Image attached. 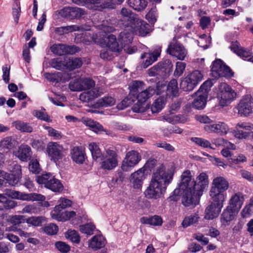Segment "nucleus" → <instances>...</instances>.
I'll use <instances>...</instances> for the list:
<instances>
[{
	"mask_svg": "<svg viewBox=\"0 0 253 253\" xmlns=\"http://www.w3.org/2000/svg\"><path fill=\"white\" fill-rule=\"evenodd\" d=\"M244 202V196L243 194L241 192H237L231 196L228 206L238 211L241 208Z\"/></svg>",
	"mask_w": 253,
	"mask_h": 253,
	"instance_id": "nucleus-24",
	"label": "nucleus"
},
{
	"mask_svg": "<svg viewBox=\"0 0 253 253\" xmlns=\"http://www.w3.org/2000/svg\"><path fill=\"white\" fill-rule=\"evenodd\" d=\"M238 211L229 206L224 210L221 217V222L224 224H228L232 221Z\"/></svg>",
	"mask_w": 253,
	"mask_h": 253,
	"instance_id": "nucleus-26",
	"label": "nucleus"
},
{
	"mask_svg": "<svg viewBox=\"0 0 253 253\" xmlns=\"http://www.w3.org/2000/svg\"><path fill=\"white\" fill-rule=\"evenodd\" d=\"M238 113L241 116L247 117L253 112V98L251 95L244 96L236 106Z\"/></svg>",
	"mask_w": 253,
	"mask_h": 253,
	"instance_id": "nucleus-14",
	"label": "nucleus"
},
{
	"mask_svg": "<svg viewBox=\"0 0 253 253\" xmlns=\"http://www.w3.org/2000/svg\"><path fill=\"white\" fill-rule=\"evenodd\" d=\"M228 187L229 183L225 178L221 176L217 177L213 180L209 192L210 196L225 200V195L223 192L226 191Z\"/></svg>",
	"mask_w": 253,
	"mask_h": 253,
	"instance_id": "nucleus-5",
	"label": "nucleus"
},
{
	"mask_svg": "<svg viewBox=\"0 0 253 253\" xmlns=\"http://www.w3.org/2000/svg\"><path fill=\"white\" fill-rule=\"evenodd\" d=\"M132 33L131 31H124L120 33L118 37V41L120 43V50L131 42L133 39Z\"/></svg>",
	"mask_w": 253,
	"mask_h": 253,
	"instance_id": "nucleus-28",
	"label": "nucleus"
},
{
	"mask_svg": "<svg viewBox=\"0 0 253 253\" xmlns=\"http://www.w3.org/2000/svg\"><path fill=\"white\" fill-rule=\"evenodd\" d=\"M105 240L103 236H94L89 241V246L91 248L97 250L105 246Z\"/></svg>",
	"mask_w": 253,
	"mask_h": 253,
	"instance_id": "nucleus-34",
	"label": "nucleus"
},
{
	"mask_svg": "<svg viewBox=\"0 0 253 253\" xmlns=\"http://www.w3.org/2000/svg\"><path fill=\"white\" fill-rule=\"evenodd\" d=\"M104 42L106 46L114 52H119L120 51V46L117 42L116 36L113 34H110L106 37L104 39Z\"/></svg>",
	"mask_w": 253,
	"mask_h": 253,
	"instance_id": "nucleus-27",
	"label": "nucleus"
},
{
	"mask_svg": "<svg viewBox=\"0 0 253 253\" xmlns=\"http://www.w3.org/2000/svg\"><path fill=\"white\" fill-rule=\"evenodd\" d=\"M147 106L146 102L140 101L138 100L137 103L134 104L132 107V110L135 113H143L146 111Z\"/></svg>",
	"mask_w": 253,
	"mask_h": 253,
	"instance_id": "nucleus-52",
	"label": "nucleus"
},
{
	"mask_svg": "<svg viewBox=\"0 0 253 253\" xmlns=\"http://www.w3.org/2000/svg\"><path fill=\"white\" fill-rule=\"evenodd\" d=\"M167 93L168 95L172 96H177L179 94V89L178 87V83L175 79L171 80L168 84L167 89Z\"/></svg>",
	"mask_w": 253,
	"mask_h": 253,
	"instance_id": "nucleus-39",
	"label": "nucleus"
},
{
	"mask_svg": "<svg viewBox=\"0 0 253 253\" xmlns=\"http://www.w3.org/2000/svg\"><path fill=\"white\" fill-rule=\"evenodd\" d=\"M191 140L201 147L204 148H211L210 142L206 139L199 137H192Z\"/></svg>",
	"mask_w": 253,
	"mask_h": 253,
	"instance_id": "nucleus-56",
	"label": "nucleus"
},
{
	"mask_svg": "<svg viewBox=\"0 0 253 253\" xmlns=\"http://www.w3.org/2000/svg\"><path fill=\"white\" fill-rule=\"evenodd\" d=\"M236 93L228 84L226 83L220 84L217 94L220 106H227L236 98Z\"/></svg>",
	"mask_w": 253,
	"mask_h": 253,
	"instance_id": "nucleus-6",
	"label": "nucleus"
},
{
	"mask_svg": "<svg viewBox=\"0 0 253 253\" xmlns=\"http://www.w3.org/2000/svg\"><path fill=\"white\" fill-rule=\"evenodd\" d=\"M203 79V75L199 70H195L181 80L180 88L184 91H192Z\"/></svg>",
	"mask_w": 253,
	"mask_h": 253,
	"instance_id": "nucleus-4",
	"label": "nucleus"
},
{
	"mask_svg": "<svg viewBox=\"0 0 253 253\" xmlns=\"http://www.w3.org/2000/svg\"><path fill=\"white\" fill-rule=\"evenodd\" d=\"M141 159V156L136 151L132 150L127 153L122 162V169L125 171H129L137 165Z\"/></svg>",
	"mask_w": 253,
	"mask_h": 253,
	"instance_id": "nucleus-15",
	"label": "nucleus"
},
{
	"mask_svg": "<svg viewBox=\"0 0 253 253\" xmlns=\"http://www.w3.org/2000/svg\"><path fill=\"white\" fill-rule=\"evenodd\" d=\"M44 232L49 235H55L58 231V227L53 224H49L44 227Z\"/></svg>",
	"mask_w": 253,
	"mask_h": 253,
	"instance_id": "nucleus-61",
	"label": "nucleus"
},
{
	"mask_svg": "<svg viewBox=\"0 0 253 253\" xmlns=\"http://www.w3.org/2000/svg\"><path fill=\"white\" fill-rule=\"evenodd\" d=\"M33 115L40 120L44 121L47 122H51L49 116L44 111V110H34L33 112Z\"/></svg>",
	"mask_w": 253,
	"mask_h": 253,
	"instance_id": "nucleus-53",
	"label": "nucleus"
},
{
	"mask_svg": "<svg viewBox=\"0 0 253 253\" xmlns=\"http://www.w3.org/2000/svg\"><path fill=\"white\" fill-rule=\"evenodd\" d=\"M204 129L209 133H214L219 135L226 134L229 130L228 126L224 122H214L212 120L210 124L205 125Z\"/></svg>",
	"mask_w": 253,
	"mask_h": 253,
	"instance_id": "nucleus-18",
	"label": "nucleus"
},
{
	"mask_svg": "<svg viewBox=\"0 0 253 253\" xmlns=\"http://www.w3.org/2000/svg\"><path fill=\"white\" fill-rule=\"evenodd\" d=\"M12 126L21 132L30 133L33 130V127L29 123L20 120L13 122Z\"/></svg>",
	"mask_w": 253,
	"mask_h": 253,
	"instance_id": "nucleus-35",
	"label": "nucleus"
},
{
	"mask_svg": "<svg viewBox=\"0 0 253 253\" xmlns=\"http://www.w3.org/2000/svg\"><path fill=\"white\" fill-rule=\"evenodd\" d=\"M173 176V173L170 170L166 171L163 165L157 167L153 172L149 185L144 192L145 197L154 199L160 198L171 182Z\"/></svg>",
	"mask_w": 253,
	"mask_h": 253,
	"instance_id": "nucleus-2",
	"label": "nucleus"
},
{
	"mask_svg": "<svg viewBox=\"0 0 253 253\" xmlns=\"http://www.w3.org/2000/svg\"><path fill=\"white\" fill-rule=\"evenodd\" d=\"M45 220L43 216H32L26 219V222L34 226H40Z\"/></svg>",
	"mask_w": 253,
	"mask_h": 253,
	"instance_id": "nucleus-48",
	"label": "nucleus"
},
{
	"mask_svg": "<svg viewBox=\"0 0 253 253\" xmlns=\"http://www.w3.org/2000/svg\"><path fill=\"white\" fill-rule=\"evenodd\" d=\"M230 48L232 51L244 60H246L249 57L248 60L250 61L249 59L252 57L251 50L242 47L237 41L232 42Z\"/></svg>",
	"mask_w": 253,
	"mask_h": 253,
	"instance_id": "nucleus-22",
	"label": "nucleus"
},
{
	"mask_svg": "<svg viewBox=\"0 0 253 253\" xmlns=\"http://www.w3.org/2000/svg\"><path fill=\"white\" fill-rule=\"evenodd\" d=\"M211 197V203L205 210V218L212 220L216 218L221 212L225 200L214 197Z\"/></svg>",
	"mask_w": 253,
	"mask_h": 253,
	"instance_id": "nucleus-9",
	"label": "nucleus"
},
{
	"mask_svg": "<svg viewBox=\"0 0 253 253\" xmlns=\"http://www.w3.org/2000/svg\"><path fill=\"white\" fill-rule=\"evenodd\" d=\"M167 51L180 60H184L187 55V51L184 46L176 41H173L170 43Z\"/></svg>",
	"mask_w": 253,
	"mask_h": 253,
	"instance_id": "nucleus-16",
	"label": "nucleus"
},
{
	"mask_svg": "<svg viewBox=\"0 0 253 253\" xmlns=\"http://www.w3.org/2000/svg\"><path fill=\"white\" fill-rule=\"evenodd\" d=\"M88 149L90 150L93 160L98 161L103 155L98 145L95 142H91L88 145Z\"/></svg>",
	"mask_w": 253,
	"mask_h": 253,
	"instance_id": "nucleus-38",
	"label": "nucleus"
},
{
	"mask_svg": "<svg viewBox=\"0 0 253 253\" xmlns=\"http://www.w3.org/2000/svg\"><path fill=\"white\" fill-rule=\"evenodd\" d=\"M72 203V201L70 200L61 198L60 199V203L58 205L54 207L53 211L51 212H55V213L61 212V211H63L64 209L71 206Z\"/></svg>",
	"mask_w": 253,
	"mask_h": 253,
	"instance_id": "nucleus-44",
	"label": "nucleus"
},
{
	"mask_svg": "<svg viewBox=\"0 0 253 253\" xmlns=\"http://www.w3.org/2000/svg\"><path fill=\"white\" fill-rule=\"evenodd\" d=\"M165 105V99L164 97H160L157 99L153 103L151 110L153 113H157L160 112L164 107Z\"/></svg>",
	"mask_w": 253,
	"mask_h": 253,
	"instance_id": "nucleus-43",
	"label": "nucleus"
},
{
	"mask_svg": "<svg viewBox=\"0 0 253 253\" xmlns=\"http://www.w3.org/2000/svg\"><path fill=\"white\" fill-rule=\"evenodd\" d=\"M25 216L22 215H15L12 216L10 219V222L14 225H18L26 222Z\"/></svg>",
	"mask_w": 253,
	"mask_h": 253,
	"instance_id": "nucleus-62",
	"label": "nucleus"
},
{
	"mask_svg": "<svg viewBox=\"0 0 253 253\" xmlns=\"http://www.w3.org/2000/svg\"><path fill=\"white\" fill-rule=\"evenodd\" d=\"M200 218L198 214L195 213L189 216L185 217L183 222L182 226L183 227H187L192 224L197 223Z\"/></svg>",
	"mask_w": 253,
	"mask_h": 253,
	"instance_id": "nucleus-46",
	"label": "nucleus"
},
{
	"mask_svg": "<svg viewBox=\"0 0 253 253\" xmlns=\"http://www.w3.org/2000/svg\"><path fill=\"white\" fill-rule=\"evenodd\" d=\"M95 9L98 10H102L104 8L114 9L115 8V3L113 0H106L99 5L95 6Z\"/></svg>",
	"mask_w": 253,
	"mask_h": 253,
	"instance_id": "nucleus-57",
	"label": "nucleus"
},
{
	"mask_svg": "<svg viewBox=\"0 0 253 253\" xmlns=\"http://www.w3.org/2000/svg\"><path fill=\"white\" fill-rule=\"evenodd\" d=\"M128 4L134 10L140 11L146 8L147 2L145 0H128Z\"/></svg>",
	"mask_w": 253,
	"mask_h": 253,
	"instance_id": "nucleus-37",
	"label": "nucleus"
},
{
	"mask_svg": "<svg viewBox=\"0 0 253 253\" xmlns=\"http://www.w3.org/2000/svg\"><path fill=\"white\" fill-rule=\"evenodd\" d=\"M52 52L58 55H63L66 54H73L79 51L76 46H70L64 44H54L50 47Z\"/></svg>",
	"mask_w": 253,
	"mask_h": 253,
	"instance_id": "nucleus-20",
	"label": "nucleus"
},
{
	"mask_svg": "<svg viewBox=\"0 0 253 253\" xmlns=\"http://www.w3.org/2000/svg\"><path fill=\"white\" fill-rule=\"evenodd\" d=\"M58 14L62 17L73 20L84 18L87 13L84 9L78 7H65L58 11Z\"/></svg>",
	"mask_w": 253,
	"mask_h": 253,
	"instance_id": "nucleus-12",
	"label": "nucleus"
},
{
	"mask_svg": "<svg viewBox=\"0 0 253 253\" xmlns=\"http://www.w3.org/2000/svg\"><path fill=\"white\" fill-rule=\"evenodd\" d=\"M195 94L196 97L192 102V107L196 109H203L206 105L207 97L201 95L200 91H197Z\"/></svg>",
	"mask_w": 253,
	"mask_h": 253,
	"instance_id": "nucleus-33",
	"label": "nucleus"
},
{
	"mask_svg": "<svg viewBox=\"0 0 253 253\" xmlns=\"http://www.w3.org/2000/svg\"><path fill=\"white\" fill-rule=\"evenodd\" d=\"M161 47L157 46L153 52H145L141 54V59H143L142 66L144 68H147L158 60L161 53Z\"/></svg>",
	"mask_w": 253,
	"mask_h": 253,
	"instance_id": "nucleus-19",
	"label": "nucleus"
},
{
	"mask_svg": "<svg viewBox=\"0 0 253 253\" xmlns=\"http://www.w3.org/2000/svg\"><path fill=\"white\" fill-rule=\"evenodd\" d=\"M138 16L130 10L123 7L121 10L118 16V24L128 28L132 22L137 21Z\"/></svg>",
	"mask_w": 253,
	"mask_h": 253,
	"instance_id": "nucleus-13",
	"label": "nucleus"
},
{
	"mask_svg": "<svg viewBox=\"0 0 253 253\" xmlns=\"http://www.w3.org/2000/svg\"><path fill=\"white\" fill-rule=\"evenodd\" d=\"M32 154L30 147L28 145H23L19 148L17 156L21 161L27 162L30 159Z\"/></svg>",
	"mask_w": 253,
	"mask_h": 253,
	"instance_id": "nucleus-30",
	"label": "nucleus"
},
{
	"mask_svg": "<svg viewBox=\"0 0 253 253\" xmlns=\"http://www.w3.org/2000/svg\"><path fill=\"white\" fill-rule=\"evenodd\" d=\"M128 30L140 36H145L150 32V26L147 22L138 17L137 21L132 22L128 28Z\"/></svg>",
	"mask_w": 253,
	"mask_h": 253,
	"instance_id": "nucleus-17",
	"label": "nucleus"
},
{
	"mask_svg": "<svg viewBox=\"0 0 253 253\" xmlns=\"http://www.w3.org/2000/svg\"><path fill=\"white\" fill-rule=\"evenodd\" d=\"M5 196L15 199L27 201H44L45 199L44 196L36 193L26 194L14 190L5 189L4 191Z\"/></svg>",
	"mask_w": 253,
	"mask_h": 253,
	"instance_id": "nucleus-8",
	"label": "nucleus"
},
{
	"mask_svg": "<svg viewBox=\"0 0 253 253\" xmlns=\"http://www.w3.org/2000/svg\"><path fill=\"white\" fill-rule=\"evenodd\" d=\"M65 64V57L54 58L50 62V66L58 70L66 69Z\"/></svg>",
	"mask_w": 253,
	"mask_h": 253,
	"instance_id": "nucleus-40",
	"label": "nucleus"
},
{
	"mask_svg": "<svg viewBox=\"0 0 253 253\" xmlns=\"http://www.w3.org/2000/svg\"><path fill=\"white\" fill-rule=\"evenodd\" d=\"M212 85L213 83L212 81L211 80H207L202 84L198 91H200L201 95L207 97L208 93L211 90Z\"/></svg>",
	"mask_w": 253,
	"mask_h": 253,
	"instance_id": "nucleus-49",
	"label": "nucleus"
},
{
	"mask_svg": "<svg viewBox=\"0 0 253 253\" xmlns=\"http://www.w3.org/2000/svg\"><path fill=\"white\" fill-rule=\"evenodd\" d=\"M186 64L185 62H177L175 65V69L174 70L173 75L175 77H179L181 76L185 71Z\"/></svg>",
	"mask_w": 253,
	"mask_h": 253,
	"instance_id": "nucleus-50",
	"label": "nucleus"
},
{
	"mask_svg": "<svg viewBox=\"0 0 253 253\" xmlns=\"http://www.w3.org/2000/svg\"><path fill=\"white\" fill-rule=\"evenodd\" d=\"M192 177L190 170L183 171L180 176L178 188L173 191L175 195L180 193L181 203L185 207L196 206L209 184L208 175L204 172L200 173L196 180H192Z\"/></svg>",
	"mask_w": 253,
	"mask_h": 253,
	"instance_id": "nucleus-1",
	"label": "nucleus"
},
{
	"mask_svg": "<svg viewBox=\"0 0 253 253\" xmlns=\"http://www.w3.org/2000/svg\"><path fill=\"white\" fill-rule=\"evenodd\" d=\"M55 246L57 249L62 253H67L70 250V246L63 242H57Z\"/></svg>",
	"mask_w": 253,
	"mask_h": 253,
	"instance_id": "nucleus-60",
	"label": "nucleus"
},
{
	"mask_svg": "<svg viewBox=\"0 0 253 253\" xmlns=\"http://www.w3.org/2000/svg\"><path fill=\"white\" fill-rule=\"evenodd\" d=\"M36 181L53 192H60L63 189V185L59 180L54 178L50 173L42 174L37 176Z\"/></svg>",
	"mask_w": 253,
	"mask_h": 253,
	"instance_id": "nucleus-7",
	"label": "nucleus"
},
{
	"mask_svg": "<svg viewBox=\"0 0 253 253\" xmlns=\"http://www.w3.org/2000/svg\"><path fill=\"white\" fill-rule=\"evenodd\" d=\"M161 64L158 63L148 70V74L150 77H155L157 75H164L160 68Z\"/></svg>",
	"mask_w": 253,
	"mask_h": 253,
	"instance_id": "nucleus-55",
	"label": "nucleus"
},
{
	"mask_svg": "<svg viewBox=\"0 0 253 253\" xmlns=\"http://www.w3.org/2000/svg\"><path fill=\"white\" fill-rule=\"evenodd\" d=\"M76 212L74 211H63L58 213H55V212H51V217L59 221H65L70 219L71 218L75 216Z\"/></svg>",
	"mask_w": 253,
	"mask_h": 253,
	"instance_id": "nucleus-25",
	"label": "nucleus"
},
{
	"mask_svg": "<svg viewBox=\"0 0 253 253\" xmlns=\"http://www.w3.org/2000/svg\"><path fill=\"white\" fill-rule=\"evenodd\" d=\"M236 129H243L245 130H251L253 129V125L248 122H240L236 125Z\"/></svg>",
	"mask_w": 253,
	"mask_h": 253,
	"instance_id": "nucleus-64",
	"label": "nucleus"
},
{
	"mask_svg": "<svg viewBox=\"0 0 253 253\" xmlns=\"http://www.w3.org/2000/svg\"><path fill=\"white\" fill-rule=\"evenodd\" d=\"M46 152L50 160L57 163L65 156V150L63 146L57 142H49L47 145Z\"/></svg>",
	"mask_w": 253,
	"mask_h": 253,
	"instance_id": "nucleus-11",
	"label": "nucleus"
},
{
	"mask_svg": "<svg viewBox=\"0 0 253 253\" xmlns=\"http://www.w3.org/2000/svg\"><path fill=\"white\" fill-rule=\"evenodd\" d=\"M71 156L73 161L77 164H82L84 161L85 154L79 147H75L71 149Z\"/></svg>",
	"mask_w": 253,
	"mask_h": 253,
	"instance_id": "nucleus-29",
	"label": "nucleus"
},
{
	"mask_svg": "<svg viewBox=\"0 0 253 253\" xmlns=\"http://www.w3.org/2000/svg\"><path fill=\"white\" fill-rule=\"evenodd\" d=\"M66 69L72 71L80 68L83 64V62L80 58H69L65 57Z\"/></svg>",
	"mask_w": 253,
	"mask_h": 253,
	"instance_id": "nucleus-31",
	"label": "nucleus"
},
{
	"mask_svg": "<svg viewBox=\"0 0 253 253\" xmlns=\"http://www.w3.org/2000/svg\"><path fill=\"white\" fill-rule=\"evenodd\" d=\"M21 175H17L16 174L8 173L4 180L9 185L15 186L21 178Z\"/></svg>",
	"mask_w": 253,
	"mask_h": 253,
	"instance_id": "nucleus-47",
	"label": "nucleus"
},
{
	"mask_svg": "<svg viewBox=\"0 0 253 253\" xmlns=\"http://www.w3.org/2000/svg\"><path fill=\"white\" fill-rule=\"evenodd\" d=\"M100 167L104 170H112L118 165V156L117 152L110 148L106 149L99 159Z\"/></svg>",
	"mask_w": 253,
	"mask_h": 253,
	"instance_id": "nucleus-3",
	"label": "nucleus"
},
{
	"mask_svg": "<svg viewBox=\"0 0 253 253\" xmlns=\"http://www.w3.org/2000/svg\"><path fill=\"white\" fill-rule=\"evenodd\" d=\"M85 124L95 132L98 133L103 131V127L98 122H95L91 119H87L85 120Z\"/></svg>",
	"mask_w": 253,
	"mask_h": 253,
	"instance_id": "nucleus-45",
	"label": "nucleus"
},
{
	"mask_svg": "<svg viewBox=\"0 0 253 253\" xmlns=\"http://www.w3.org/2000/svg\"><path fill=\"white\" fill-rule=\"evenodd\" d=\"M115 103V99L111 96H105L99 99L97 102L98 107H106L111 106Z\"/></svg>",
	"mask_w": 253,
	"mask_h": 253,
	"instance_id": "nucleus-42",
	"label": "nucleus"
},
{
	"mask_svg": "<svg viewBox=\"0 0 253 253\" xmlns=\"http://www.w3.org/2000/svg\"><path fill=\"white\" fill-rule=\"evenodd\" d=\"M83 90L88 89L95 86L94 81L90 78H82Z\"/></svg>",
	"mask_w": 253,
	"mask_h": 253,
	"instance_id": "nucleus-58",
	"label": "nucleus"
},
{
	"mask_svg": "<svg viewBox=\"0 0 253 253\" xmlns=\"http://www.w3.org/2000/svg\"><path fill=\"white\" fill-rule=\"evenodd\" d=\"M66 237L72 242L76 243H79L80 241V237L75 230H69L67 233Z\"/></svg>",
	"mask_w": 253,
	"mask_h": 253,
	"instance_id": "nucleus-59",
	"label": "nucleus"
},
{
	"mask_svg": "<svg viewBox=\"0 0 253 253\" xmlns=\"http://www.w3.org/2000/svg\"><path fill=\"white\" fill-rule=\"evenodd\" d=\"M161 64L160 68L163 75L170 73L173 68V65L169 59H165L159 62Z\"/></svg>",
	"mask_w": 253,
	"mask_h": 253,
	"instance_id": "nucleus-41",
	"label": "nucleus"
},
{
	"mask_svg": "<svg viewBox=\"0 0 253 253\" xmlns=\"http://www.w3.org/2000/svg\"><path fill=\"white\" fill-rule=\"evenodd\" d=\"M140 221L144 224L153 226H160L163 223L162 218L158 215H154L149 217H143L140 219Z\"/></svg>",
	"mask_w": 253,
	"mask_h": 253,
	"instance_id": "nucleus-36",
	"label": "nucleus"
},
{
	"mask_svg": "<svg viewBox=\"0 0 253 253\" xmlns=\"http://www.w3.org/2000/svg\"><path fill=\"white\" fill-rule=\"evenodd\" d=\"M155 93L158 94L159 93L156 91V89L150 86L146 89L141 91L137 96V100L140 101L146 102V100L152 97Z\"/></svg>",
	"mask_w": 253,
	"mask_h": 253,
	"instance_id": "nucleus-32",
	"label": "nucleus"
},
{
	"mask_svg": "<svg viewBox=\"0 0 253 253\" xmlns=\"http://www.w3.org/2000/svg\"><path fill=\"white\" fill-rule=\"evenodd\" d=\"M95 228V226L92 223H87L80 226L81 232L89 235L93 234Z\"/></svg>",
	"mask_w": 253,
	"mask_h": 253,
	"instance_id": "nucleus-54",
	"label": "nucleus"
},
{
	"mask_svg": "<svg viewBox=\"0 0 253 253\" xmlns=\"http://www.w3.org/2000/svg\"><path fill=\"white\" fill-rule=\"evenodd\" d=\"M81 79H76L71 81L69 84V88L74 91H78L83 90Z\"/></svg>",
	"mask_w": 253,
	"mask_h": 253,
	"instance_id": "nucleus-51",
	"label": "nucleus"
},
{
	"mask_svg": "<svg viewBox=\"0 0 253 253\" xmlns=\"http://www.w3.org/2000/svg\"><path fill=\"white\" fill-rule=\"evenodd\" d=\"M39 211V209L35 205H28L23 208L21 212L22 213H27L30 214H37Z\"/></svg>",
	"mask_w": 253,
	"mask_h": 253,
	"instance_id": "nucleus-63",
	"label": "nucleus"
},
{
	"mask_svg": "<svg viewBox=\"0 0 253 253\" xmlns=\"http://www.w3.org/2000/svg\"><path fill=\"white\" fill-rule=\"evenodd\" d=\"M102 93H103L102 89L100 87H96L82 93L79 96V99L83 102H89L97 98Z\"/></svg>",
	"mask_w": 253,
	"mask_h": 253,
	"instance_id": "nucleus-23",
	"label": "nucleus"
},
{
	"mask_svg": "<svg viewBox=\"0 0 253 253\" xmlns=\"http://www.w3.org/2000/svg\"><path fill=\"white\" fill-rule=\"evenodd\" d=\"M145 172L144 168H141L130 175L129 180L134 188H141L143 181L146 178Z\"/></svg>",
	"mask_w": 253,
	"mask_h": 253,
	"instance_id": "nucleus-21",
	"label": "nucleus"
},
{
	"mask_svg": "<svg viewBox=\"0 0 253 253\" xmlns=\"http://www.w3.org/2000/svg\"><path fill=\"white\" fill-rule=\"evenodd\" d=\"M211 72L212 76L216 78L220 77L230 78L233 75L231 69L224 64L221 59H216L213 62Z\"/></svg>",
	"mask_w": 253,
	"mask_h": 253,
	"instance_id": "nucleus-10",
	"label": "nucleus"
}]
</instances>
